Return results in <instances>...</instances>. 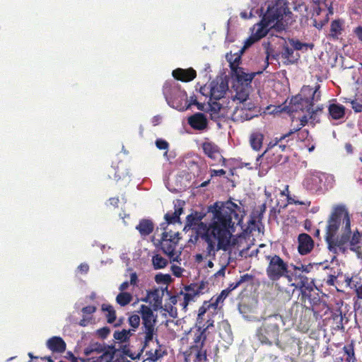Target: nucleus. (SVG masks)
I'll use <instances>...</instances> for the list:
<instances>
[{"instance_id": "1", "label": "nucleus", "mask_w": 362, "mask_h": 362, "mask_svg": "<svg viewBox=\"0 0 362 362\" xmlns=\"http://www.w3.org/2000/svg\"><path fill=\"white\" fill-rule=\"evenodd\" d=\"M209 211L213 214L211 221L199 236L206 245L204 257L215 259L217 251L228 250L235 226L243 222L244 211L231 201L221 205L216 202L209 207Z\"/></svg>"}, {"instance_id": "2", "label": "nucleus", "mask_w": 362, "mask_h": 362, "mask_svg": "<svg viewBox=\"0 0 362 362\" xmlns=\"http://www.w3.org/2000/svg\"><path fill=\"white\" fill-rule=\"evenodd\" d=\"M325 241L329 251L344 254L348 250L362 258V233L351 230V215L344 205L334 206L326 227Z\"/></svg>"}, {"instance_id": "3", "label": "nucleus", "mask_w": 362, "mask_h": 362, "mask_svg": "<svg viewBox=\"0 0 362 362\" xmlns=\"http://www.w3.org/2000/svg\"><path fill=\"white\" fill-rule=\"evenodd\" d=\"M284 325L279 314L265 317L255 332V337L262 345L272 346L274 344L281 349L283 347L279 341L280 327Z\"/></svg>"}, {"instance_id": "4", "label": "nucleus", "mask_w": 362, "mask_h": 362, "mask_svg": "<svg viewBox=\"0 0 362 362\" xmlns=\"http://www.w3.org/2000/svg\"><path fill=\"white\" fill-rule=\"evenodd\" d=\"M265 259L267 262L266 274L270 281L274 282L281 278L286 279L287 274L289 273L288 262L276 254L266 255Z\"/></svg>"}, {"instance_id": "5", "label": "nucleus", "mask_w": 362, "mask_h": 362, "mask_svg": "<svg viewBox=\"0 0 362 362\" xmlns=\"http://www.w3.org/2000/svg\"><path fill=\"white\" fill-rule=\"evenodd\" d=\"M282 17V13L277 8L269 7L261 21L255 25L252 30V35L259 40L267 35L269 31V27L271 26L275 21H279Z\"/></svg>"}, {"instance_id": "6", "label": "nucleus", "mask_w": 362, "mask_h": 362, "mask_svg": "<svg viewBox=\"0 0 362 362\" xmlns=\"http://www.w3.org/2000/svg\"><path fill=\"white\" fill-rule=\"evenodd\" d=\"M319 89L320 86L317 85L315 90L312 92L311 98H302L298 96L294 98L295 103H296L298 105V107L309 113V120L313 127H314L316 123L320 122V119L317 117L318 110H313V108L314 101H317L320 98Z\"/></svg>"}, {"instance_id": "7", "label": "nucleus", "mask_w": 362, "mask_h": 362, "mask_svg": "<svg viewBox=\"0 0 362 362\" xmlns=\"http://www.w3.org/2000/svg\"><path fill=\"white\" fill-rule=\"evenodd\" d=\"M140 313L142 318L144 332L145 334L144 347H146L148 344L153 340V335L156 332L155 329L156 319L152 309L148 305H141L140 307Z\"/></svg>"}, {"instance_id": "8", "label": "nucleus", "mask_w": 362, "mask_h": 362, "mask_svg": "<svg viewBox=\"0 0 362 362\" xmlns=\"http://www.w3.org/2000/svg\"><path fill=\"white\" fill-rule=\"evenodd\" d=\"M179 233L163 232L160 241L163 252L170 258L175 255V250L180 240Z\"/></svg>"}, {"instance_id": "9", "label": "nucleus", "mask_w": 362, "mask_h": 362, "mask_svg": "<svg viewBox=\"0 0 362 362\" xmlns=\"http://www.w3.org/2000/svg\"><path fill=\"white\" fill-rule=\"evenodd\" d=\"M315 282L298 286L296 288L299 291L298 300L300 304L306 308L307 300L309 302V305L313 303L318 301L319 294L315 293Z\"/></svg>"}, {"instance_id": "10", "label": "nucleus", "mask_w": 362, "mask_h": 362, "mask_svg": "<svg viewBox=\"0 0 362 362\" xmlns=\"http://www.w3.org/2000/svg\"><path fill=\"white\" fill-rule=\"evenodd\" d=\"M291 267L293 271L289 270L286 276L288 282L291 283V286L296 288L315 282L313 279H310L305 274L300 272V269L296 267V265L292 264Z\"/></svg>"}, {"instance_id": "11", "label": "nucleus", "mask_w": 362, "mask_h": 362, "mask_svg": "<svg viewBox=\"0 0 362 362\" xmlns=\"http://www.w3.org/2000/svg\"><path fill=\"white\" fill-rule=\"evenodd\" d=\"M164 295V290L160 288H153L147 291L146 296L141 299L142 301L149 303L151 305L153 310L157 311L162 308L163 297Z\"/></svg>"}, {"instance_id": "12", "label": "nucleus", "mask_w": 362, "mask_h": 362, "mask_svg": "<svg viewBox=\"0 0 362 362\" xmlns=\"http://www.w3.org/2000/svg\"><path fill=\"white\" fill-rule=\"evenodd\" d=\"M298 252L301 255L309 254L314 247V241L307 233H300L298 237Z\"/></svg>"}, {"instance_id": "13", "label": "nucleus", "mask_w": 362, "mask_h": 362, "mask_svg": "<svg viewBox=\"0 0 362 362\" xmlns=\"http://www.w3.org/2000/svg\"><path fill=\"white\" fill-rule=\"evenodd\" d=\"M306 310H311L315 319L319 320L328 313L329 308L319 296L318 301L312 303L308 307H306Z\"/></svg>"}, {"instance_id": "14", "label": "nucleus", "mask_w": 362, "mask_h": 362, "mask_svg": "<svg viewBox=\"0 0 362 362\" xmlns=\"http://www.w3.org/2000/svg\"><path fill=\"white\" fill-rule=\"evenodd\" d=\"M188 124L196 130H204L208 126L207 119L204 113L197 112L188 118Z\"/></svg>"}, {"instance_id": "15", "label": "nucleus", "mask_w": 362, "mask_h": 362, "mask_svg": "<svg viewBox=\"0 0 362 362\" xmlns=\"http://www.w3.org/2000/svg\"><path fill=\"white\" fill-rule=\"evenodd\" d=\"M207 88L209 89L210 101L213 100H218L224 96L227 90V86L223 82L218 83V82L212 81Z\"/></svg>"}, {"instance_id": "16", "label": "nucleus", "mask_w": 362, "mask_h": 362, "mask_svg": "<svg viewBox=\"0 0 362 362\" xmlns=\"http://www.w3.org/2000/svg\"><path fill=\"white\" fill-rule=\"evenodd\" d=\"M345 21L344 19L338 18L332 21L330 23L328 37L333 40H337L344 31Z\"/></svg>"}, {"instance_id": "17", "label": "nucleus", "mask_w": 362, "mask_h": 362, "mask_svg": "<svg viewBox=\"0 0 362 362\" xmlns=\"http://www.w3.org/2000/svg\"><path fill=\"white\" fill-rule=\"evenodd\" d=\"M173 76L176 80L181 81L182 82H189L196 78L197 72L192 68L186 69L177 68L173 71Z\"/></svg>"}, {"instance_id": "18", "label": "nucleus", "mask_w": 362, "mask_h": 362, "mask_svg": "<svg viewBox=\"0 0 362 362\" xmlns=\"http://www.w3.org/2000/svg\"><path fill=\"white\" fill-rule=\"evenodd\" d=\"M322 179L317 175H308L303 180V187L311 193L317 192L322 189Z\"/></svg>"}, {"instance_id": "19", "label": "nucleus", "mask_w": 362, "mask_h": 362, "mask_svg": "<svg viewBox=\"0 0 362 362\" xmlns=\"http://www.w3.org/2000/svg\"><path fill=\"white\" fill-rule=\"evenodd\" d=\"M346 107L339 103H332L328 106V117L329 119H344L346 115Z\"/></svg>"}, {"instance_id": "20", "label": "nucleus", "mask_w": 362, "mask_h": 362, "mask_svg": "<svg viewBox=\"0 0 362 362\" xmlns=\"http://www.w3.org/2000/svg\"><path fill=\"white\" fill-rule=\"evenodd\" d=\"M182 205L180 200H177L174 204V211H168L164 216L165 223L173 224L180 221V216L183 212Z\"/></svg>"}, {"instance_id": "21", "label": "nucleus", "mask_w": 362, "mask_h": 362, "mask_svg": "<svg viewBox=\"0 0 362 362\" xmlns=\"http://www.w3.org/2000/svg\"><path fill=\"white\" fill-rule=\"evenodd\" d=\"M233 72L235 77L236 78L237 81L242 86L250 85L257 74L255 72L250 74L246 73L244 71V69L242 67L235 69V71H233Z\"/></svg>"}, {"instance_id": "22", "label": "nucleus", "mask_w": 362, "mask_h": 362, "mask_svg": "<svg viewBox=\"0 0 362 362\" xmlns=\"http://www.w3.org/2000/svg\"><path fill=\"white\" fill-rule=\"evenodd\" d=\"M47 346L52 352L64 353L66 345L65 341L60 337H52L47 341Z\"/></svg>"}, {"instance_id": "23", "label": "nucleus", "mask_w": 362, "mask_h": 362, "mask_svg": "<svg viewBox=\"0 0 362 362\" xmlns=\"http://www.w3.org/2000/svg\"><path fill=\"white\" fill-rule=\"evenodd\" d=\"M204 153L213 160H218L221 157L218 146L213 142L206 141L202 144Z\"/></svg>"}, {"instance_id": "24", "label": "nucleus", "mask_w": 362, "mask_h": 362, "mask_svg": "<svg viewBox=\"0 0 362 362\" xmlns=\"http://www.w3.org/2000/svg\"><path fill=\"white\" fill-rule=\"evenodd\" d=\"M265 157L266 160H267V163L269 165L268 166V168H270L272 166L277 164L282 160V154L279 153H274L273 151H270L269 153L267 152V148L264 151V153L262 155H259L257 158V161H259V160L262 158Z\"/></svg>"}, {"instance_id": "25", "label": "nucleus", "mask_w": 362, "mask_h": 362, "mask_svg": "<svg viewBox=\"0 0 362 362\" xmlns=\"http://www.w3.org/2000/svg\"><path fill=\"white\" fill-rule=\"evenodd\" d=\"M136 229L139 232L141 236L150 235L154 229L153 223L149 219H141L136 226Z\"/></svg>"}, {"instance_id": "26", "label": "nucleus", "mask_w": 362, "mask_h": 362, "mask_svg": "<svg viewBox=\"0 0 362 362\" xmlns=\"http://www.w3.org/2000/svg\"><path fill=\"white\" fill-rule=\"evenodd\" d=\"M192 340V344L189 348H200L201 346H204L206 340V334L204 329L197 328L194 332Z\"/></svg>"}, {"instance_id": "27", "label": "nucleus", "mask_w": 362, "mask_h": 362, "mask_svg": "<svg viewBox=\"0 0 362 362\" xmlns=\"http://www.w3.org/2000/svg\"><path fill=\"white\" fill-rule=\"evenodd\" d=\"M195 286V284H190L185 287V293H184L183 303L185 307H186L189 302L194 301L195 298L199 296L198 292L196 291Z\"/></svg>"}, {"instance_id": "28", "label": "nucleus", "mask_w": 362, "mask_h": 362, "mask_svg": "<svg viewBox=\"0 0 362 362\" xmlns=\"http://www.w3.org/2000/svg\"><path fill=\"white\" fill-rule=\"evenodd\" d=\"M283 135L281 136L279 138L276 137L274 139V142L271 141L267 146V152L273 151L274 153H281L286 151V149L288 147L286 144H279L281 141H282L286 138H282Z\"/></svg>"}, {"instance_id": "29", "label": "nucleus", "mask_w": 362, "mask_h": 362, "mask_svg": "<svg viewBox=\"0 0 362 362\" xmlns=\"http://www.w3.org/2000/svg\"><path fill=\"white\" fill-rule=\"evenodd\" d=\"M345 282L347 287L354 289L358 298L362 300V284L355 281L353 277L345 276Z\"/></svg>"}, {"instance_id": "30", "label": "nucleus", "mask_w": 362, "mask_h": 362, "mask_svg": "<svg viewBox=\"0 0 362 362\" xmlns=\"http://www.w3.org/2000/svg\"><path fill=\"white\" fill-rule=\"evenodd\" d=\"M263 139V134L259 132H253L250 137L251 147L255 151H259L262 146Z\"/></svg>"}, {"instance_id": "31", "label": "nucleus", "mask_w": 362, "mask_h": 362, "mask_svg": "<svg viewBox=\"0 0 362 362\" xmlns=\"http://www.w3.org/2000/svg\"><path fill=\"white\" fill-rule=\"evenodd\" d=\"M222 108V105L216 100L211 101L209 103V108L207 110L210 113V117L212 120L216 121L219 117V112Z\"/></svg>"}, {"instance_id": "32", "label": "nucleus", "mask_w": 362, "mask_h": 362, "mask_svg": "<svg viewBox=\"0 0 362 362\" xmlns=\"http://www.w3.org/2000/svg\"><path fill=\"white\" fill-rule=\"evenodd\" d=\"M294 50L292 47H289L287 45L283 46V49L281 53V58L285 59L284 62L285 64H293L296 59L293 57Z\"/></svg>"}, {"instance_id": "33", "label": "nucleus", "mask_w": 362, "mask_h": 362, "mask_svg": "<svg viewBox=\"0 0 362 362\" xmlns=\"http://www.w3.org/2000/svg\"><path fill=\"white\" fill-rule=\"evenodd\" d=\"M189 350L191 354L195 352L194 362H206L208 361L207 351L206 349H204V346H201L200 348H189Z\"/></svg>"}, {"instance_id": "34", "label": "nucleus", "mask_w": 362, "mask_h": 362, "mask_svg": "<svg viewBox=\"0 0 362 362\" xmlns=\"http://www.w3.org/2000/svg\"><path fill=\"white\" fill-rule=\"evenodd\" d=\"M101 310L107 313L105 314L107 321L108 323H113L116 320V312L114 307L110 304L103 303L101 306Z\"/></svg>"}, {"instance_id": "35", "label": "nucleus", "mask_w": 362, "mask_h": 362, "mask_svg": "<svg viewBox=\"0 0 362 362\" xmlns=\"http://www.w3.org/2000/svg\"><path fill=\"white\" fill-rule=\"evenodd\" d=\"M229 292L228 290L226 289H223L221 293L217 296L216 298L215 297H213L211 298V299L210 300V303L208 305V307H211L214 309H216L218 304L220 303H223L224 301V300L227 298V296L229 295Z\"/></svg>"}, {"instance_id": "36", "label": "nucleus", "mask_w": 362, "mask_h": 362, "mask_svg": "<svg viewBox=\"0 0 362 362\" xmlns=\"http://www.w3.org/2000/svg\"><path fill=\"white\" fill-rule=\"evenodd\" d=\"M152 264L155 269H160L168 265V261L161 255L157 254L152 257Z\"/></svg>"}, {"instance_id": "37", "label": "nucleus", "mask_w": 362, "mask_h": 362, "mask_svg": "<svg viewBox=\"0 0 362 362\" xmlns=\"http://www.w3.org/2000/svg\"><path fill=\"white\" fill-rule=\"evenodd\" d=\"M252 279V276L248 274H245L243 276H240V279L237 280L235 282H233L229 284L228 287L226 288L228 291L229 293H230L232 291L238 288L239 286H240L243 282L249 281Z\"/></svg>"}, {"instance_id": "38", "label": "nucleus", "mask_w": 362, "mask_h": 362, "mask_svg": "<svg viewBox=\"0 0 362 362\" xmlns=\"http://www.w3.org/2000/svg\"><path fill=\"white\" fill-rule=\"evenodd\" d=\"M132 300V296L128 292H120L116 297L117 303L121 306H125Z\"/></svg>"}, {"instance_id": "39", "label": "nucleus", "mask_w": 362, "mask_h": 362, "mask_svg": "<svg viewBox=\"0 0 362 362\" xmlns=\"http://www.w3.org/2000/svg\"><path fill=\"white\" fill-rule=\"evenodd\" d=\"M131 329H122V331H115L114 332V338L121 342H126L129 340L132 335Z\"/></svg>"}, {"instance_id": "40", "label": "nucleus", "mask_w": 362, "mask_h": 362, "mask_svg": "<svg viewBox=\"0 0 362 362\" xmlns=\"http://www.w3.org/2000/svg\"><path fill=\"white\" fill-rule=\"evenodd\" d=\"M202 219V216L199 215L198 212H195L194 214H189L186 218V226L185 227H192L198 224L199 221Z\"/></svg>"}, {"instance_id": "41", "label": "nucleus", "mask_w": 362, "mask_h": 362, "mask_svg": "<svg viewBox=\"0 0 362 362\" xmlns=\"http://www.w3.org/2000/svg\"><path fill=\"white\" fill-rule=\"evenodd\" d=\"M309 122V117L307 115L302 116L300 118V125L296 128L291 129L288 133L284 134L282 138H287L289 136L292 135L293 134L296 133V132L300 130L302 127H305Z\"/></svg>"}, {"instance_id": "42", "label": "nucleus", "mask_w": 362, "mask_h": 362, "mask_svg": "<svg viewBox=\"0 0 362 362\" xmlns=\"http://www.w3.org/2000/svg\"><path fill=\"white\" fill-rule=\"evenodd\" d=\"M240 54H235L233 56L230 54L229 57L228 54L226 55V57L228 59V62L230 63V67L233 71H235V69L240 68L238 66L240 62Z\"/></svg>"}, {"instance_id": "43", "label": "nucleus", "mask_w": 362, "mask_h": 362, "mask_svg": "<svg viewBox=\"0 0 362 362\" xmlns=\"http://www.w3.org/2000/svg\"><path fill=\"white\" fill-rule=\"evenodd\" d=\"M249 98V93L245 88L237 90L235 95L233 97V100H238L240 104Z\"/></svg>"}, {"instance_id": "44", "label": "nucleus", "mask_w": 362, "mask_h": 362, "mask_svg": "<svg viewBox=\"0 0 362 362\" xmlns=\"http://www.w3.org/2000/svg\"><path fill=\"white\" fill-rule=\"evenodd\" d=\"M343 350L345 354L347 356L346 359L347 361H349V362H350L351 361H352V362H354V361H356L354 347L352 343L349 345L344 346L343 347Z\"/></svg>"}, {"instance_id": "45", "label": "nucleus", "mask_w": 362, "mask_h": 362, "mask_svg": "<svg viewBox=\"0 0 362 362\" xmlns=\"http://www.w3.org/2000/svg\"><path fill=\"white\" fill-rule=\"evenodd\" d=\"M238 107L240 108V112H252L256 109L257 107L255 104L248 98L247 100L242 102Z\"/></svg>"}, {"instance_id": "46", "label": "nucleus", "mask_w": 362, "mask_h": 362, "mask_svg": "<svg viewBox=\"0 0 362 362\" xmlns=\"http://www.w3.org/2000/svg\"><path fill=\"white\" fill-rule=\"evenodd\" d=\"M155 281L157 284H168L171 282L172 278L170 274H163L161 273H159L155 276Z\"/></svg>"}, {"instance_id": "47", "label": "nucleus", "mask_w": 362, "mask_h": 362, "mask_svg": "<svg viewBox=\"0 0 362 362\" xmlns=\"http://www.w3.org/2000/svg\"><path fill=\"white\" fill-rule=\"evenodd\" d=\"M129 324L132 327V331H134L140 325V317L138 315H132L129 316Z\"/></svg>"}, {"instance_id": "48", "label": "nucleus", "mask_w": 362, "mask_h": 362, "mask_svg": "<svg viewBox=\"0 0 362 362\" xmlns=\"http://www.w3.org/2000/svg\"><path fill=\"white\" fill-rule=\"evenodd\" d=\"M196 285V291L198 292L199 295L205 293L208 290V282L202 281L199 283H193Z\"/></svg>"}, {"instance_id": "49", "label": "nucleus", "mask_w": 362, "mask_h": 362, "mask_svg": "<svg viewBox=\"0 0 362 362\" xmlns=\"http://www.w3.org/2000/svg\"><path fill=\"white\" fill-rule=\"evenodd\" d=\"M332 316L333 320L335 321L337 323L334 329H337V330L344 329V327L343 326V317H342L341 314V313L340 314L334 313V314H332Z\"/></svg>"}, {"instance_id": "50", "label": "nucleus", "mask_w": 362, "mask_h": 362, "mask_svg": "<svg viewBox=\"0 0 362 362\" xmlns=\"http://www.w3.org/2000/svg\"><path fill=\"white\" fill-rule=\"evenodd\" d=\"M289 43L292 46V48L296 50H301L303 47H308V44L303 43L298 40L291 39Z\"/></svg>"}, {"instance_id": "51", "label": "nucleus", "mask_w": 362, "mask_h": 362, "mask_svg": "<svg viewBox=\"0 0 362 362\" xmlns=\"http://www.w3.org/2000/svg\"><path fill=\"white\" fill-rule=\"evenodd\" d=\"M259 41L252 34L246 39L245 41V44L243 47L240 50V52L241 54L243 53L244 50L250 47L251 45H252L255 42Z\"/></svg>"}, {"instance_id": "52", "label": "nucleus", "mask_w": 362, "mask_h": 362, "mask_svg": "<svg viewBox=\"0 0 362 362\" xmlns=\"http://www.w3.org/2000/svg\"><path fill=\"white\" fill-rule=\"evenodd\" d=\"M346 103H350L351 104V107L356 112H362V100L358 101V99L349 100H347Z\"/></svg>"}, {"instance_id": "53", "label": "nucleus", "mask_w": 362, "mask_h": 362, "mask_svg": "<svg viewBox=\"0 0 362 362\" xmlns=\"http://www.w3.org/2000/svg\"><path fill=\"white\" fill-rule=\"evenodd\" d=\"M156 146L160 150H165L168 151L169 148V144L167 141L163 139H158L156 141ZM165 154H167V151H165Z\"/></svg>"}, {"instance_id": "54", "label": "nucleus", "mask_w": 362, "mask_h": 362, "mask_svg": "<svg viewBox=\"0 0 362 362\" xmlns=\"http://www.w3.org/2000/svg\"><path fill=\"white\" fill-rule=\"evenodd\" d=\"M110 333V329L107 327H103L96 331L97 335L103 339H106Z\"/></svg>"}, {"instance_id": "55", "label": "nucleus", "mask_w": 362, "mask_h": 362, "mask_svg": "<svg viewBox=\"0 0 362 362\" xmlns=\"http://www.w3.org/2000/svg\"><path fill=\"white\" fill-rule=\"evenodd\" d=\"M288 204H298V205H304L306 206H310L311 202L310 201H299L296 199L294 197H291L288 195L287 196Z\"/></svg>"}, {"instance_id": "56", "label": "nucleus", "mask_w": 362, "mask_h": 362, "mask_svg": "<svg viewBox=\"0 0 362 362\" xmlns=\"http://www.w3.org/2000/svg\"><path fill=\"white\" fill-rule=\"evenodd\" d=\"M297 268H299L300 272L304 273V274H308L311 272L313 269V265L311 264H303L300 265H296Z\"/></svg>"}, {"instance_id": "57", "label": "nucleus", "mask_w": 362, "mask_h": 362, "mask_svg": "<svg viewBox=\"0 0 362 362\" xmlns=\"http://www.w3.org/2000/svg\"><path fill=\"white\" fill-rule=\"evenodd\" d=\"M297 132L298 139L301 141H305L309 136V131L308 129H300Z\"/></svg>"}, {"instance_id": "58", "label": "nucleus", "mask_w": 362, "mask_h": 362, "mask_svg": "<svg viewBox=\"0 0 362 362\" xmlns=\"http://www.w3.org/2000/svg\"><path fill=\"white\" fill-rule=\"evenodd\" d=\"M96 311V307L94 305H88L82 308V313L86 315H91Z\"/></svg>"}, {"instance_id": "59", "label": "nucleus", "mask_w": 362, "mask_h": 362, "mask_svg": "<svg viewBox=\"0 0 362 362\" xmlns=\"http://www.w3.org/2000/svg\"><path fill=\"white\" fill-rule=\"evenodd\" d=\"M171 271L173 275L180 277L182 276L183 269L180 267L173 264L171 266Z\"/></svg>"}, {"instance_id": "60", "label": "nucleus", "mask_w": 362, "mask_h": 362, "mask_svg": "<svg viewBox=\"0 0 362 362\" xmlns=\"http://www.w3.org/2000/svg\"><path fill=\"white\" fill-rule=\"evenodd\" d=\"M354 33L357 37L358 40L362 42V25L357 26L354 30Z\"/></svg>"}, {"instance_id": "61", "label": "nucleus", "mask_w": 362, "mask_h": 362, "mask_svg": "<svg viewBox=\"0 0 362 362\" xmlns=\"http://www.w3.org/2000/svg\"><path fill=\"white\" fill-rule=\"evenodd\" d=\"M245 111L241 112L240 117L245 120H250L252 119L257 115L255 113H252V112H245Z\"/></svg>"}, {"instance_id": "62", "label": "nucleus", "mask_w": 362, "mask_h": 362, "mask_svg": "<svg viewBox=\"0 0 362 362\" xmlns=\"http://www.w3.org/2000/svg\"><path fill=\"white\" fill-rule=\"evenodd\" d=\"M263 358L271 361H275L278 358L276 353H265Z\"/></svg>"}, {"instance_id": "63", "label": "nucleus", "mask_w": 362, "mask_h": 362, "mask_svg": "<svg viewBox=\"0 0 362 362\" xmlns=\"http://www.w3.org/2000/svg\"><path fill=\"white\" fill-rule=\"evenodd\" d=\"M336 280H337V276H335L334 274H329L327 276L326 282H327V285H329V286H334Z\"/></svg>"}, {"instance_id": "64", "label": "nucleus", "mask_w": 362, "mask_h": 362, "mask_svg": "<svg viewBox=\"0 0 362 362\" xmlns=\"http://www.w3.org/2000/svg\"><path fill=\"white\" fill-rule=\"evenodd\" d=\"M138 282V276L136 272H132L130 274V281L129 284L132 286H136Z\"/></svg>"}]
</instances>
